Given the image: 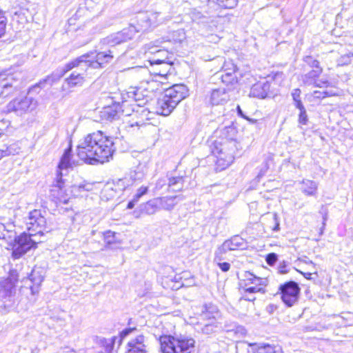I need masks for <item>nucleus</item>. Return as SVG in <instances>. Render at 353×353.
<instances>
[{"label": "nucleus", "instance_id": "1", "mask_svg": "<svg viewBox=\"0 0 353 353\" xmlns=\"http://www.w3.org/2000/svg\"><path fill=\"white\" fill-rule=\"evenodd\" d=\"M114 150L113 139L99 130L87 134L80 140L77 154L81 160L93 165L109 161Z\"/></svg>", "mask_w": 353, "mask_h": 353}, {"label": "nucleus", "instance_id": "2", "mask_svg": "<svg viewBox=\"0 0 353 353\" xmlns=\"http://www.w3.org/2000/svg\"><path fill=\"white\" fill-rule=\"evenodd\" d=\"M219 137L211 145L212 154L216 157L217 168L222 170L234 161L239 143L235 137L236 130L233 126H227L219 130Z\"/></svg>", "mask_w": 353, "mask_h": 353}, {"label": "nucleus", "instance_id": "3", "mask_svg": "<svg viewBox=\"0 0 353 353\" xmlns=\"http://www.w3.org/2000/svg\"><path fill=\"white\" fill-rule=\"evenodd\" d=\"M11 223H0V239L5 240L12 249V256L14 259H19L37 243H41V239H32L26 232L17 236L14 225Z\"/></svg>", "mask_w": 353, "mask_h": 353}, {"label": "nucleus", "instance_id": "4", "mask_svg": "<svg viewBox=\"0 0 353 353\" xmlns=\"http://www.w3.org/2000/svg\"><path fill=\"white\" fill-rule=\"evenodd\" d=\"M188 95V90L183 84H175L166 89L164 94L158 99L156 112L163 116H168L176 105Z\"/></svg>", "mask_w": 353, "mask_h": 353}, {"label": "nucleus", "instance_id": "5", "mask_svg": "<svg viewBox=\"0 0 353 353\" xmlns=\"http://www.w3.org/2000/svg\"><path fill=\"white\" fill-rule=\"evenodd\" d=\"M112 53L113 51L109 50L108 52H100L96 54L94 52L85 54L67 63L61 72L59 77H61L65 72L75 67H80L82 70H86L88 67L92 68H103L105 64L112 60L114 57Z\"/></svg>", "mask_w": 353, "mask_h": 353}, {"label": "nucleus", "instance_id": "6", "mask_svg": "<svg viewBox=\"0 0 353 353\" xmlns=\"http://www.w3.org/2000/svg\"><path fill=\"white\" fill-rule=\"evenodd\" d=\"M18 281L17 271H11L6 278L0 279V303L6 310H14L19 303L16 283Z\"/></svg>", "mask_w": 353, "mask_h": 353}, {"label": "nucleus", "instance_id": "7", "mask_svg": "<svg viewBox=\"0 0 353 353\" xmlns=\"http://www.w3.org/2000/svg\"><path fill=\"white\" fill-rule=\"evenodd\" d=\"M162 353H194L195 340L184 335H163L159 338Z\"/></svg>", "mask_w": 353, "mask_h": 353}, {"label": "nucleus", "instance_id": "8", "mask_svg": "<svg viewBox=\"0 0 353 353\" xmlns=\"http://www.w3.org/2000/svg\"><path fill=\"white\" fill-rule=\"evenodd\" d=\"M27 235L32 239H41L45 233L50 231V228L46 225V219L41 214L40 210H34L29 213L26 219Z\"/></svg>", "mask_w": 353, "mask_h": 353}, {"label": "nucleus", "instance_id": "9", "mask_svg": "<svg viewBox=\"0 0 353 353\" xmlns=\"http://www.w3.org/2000/svg\"><path fill=\"white\" fill-rule=\"evenodd\" d=\"M38 105L37 101L30 97H19L9 102L6 107L7 113L14 112L23 115L34 111Z\"/></svg>", "mask_w": 353, "mask_h": 353}, {"label": "nucleus", "instance_id": "10", "mask_svg": "<svg viewBox=\"0 0 353 353\" xmlns=\"http://www.w3.org/2000/svg\"><path fill=\"white\" fill-rule=\"evenodd\" d=\"M148 52L154 54L153 57L149 60L151 65H163V71L158 72L159 76L165 77L168 73H170L173 63V54L172 53L164 49L156 50L155 47L148 48Z\"/></svg>", "mask_w": 353, "mask_h": 353}, {"label": "nucleus", "instance_id": "11", "mask_svg": "<svg viewBox=\"0 0 353 353\" xmlns=\"http://www.w3.org/2000/svg\"><path fill=\"white\" fill-rule=\"evenodd\" d=\"M159 12H147L137 16L134 28L137 32H146L152 30L162 23Z\"/></svg>", "mask_w": 353, "mask_h": 353}, {"label": "nucleus", "instance_id": "12", "mask_svg": "<svg viewBox=\"0 0 353 353\" xmlns=\"http://www.w3.org/2000/svg\"><path fill=\"white\" fill-rule=\"evenodd\" d=\"M281 299L288 307L293 306L299 299L300 288L295 281H288L279 286Z\"/></svg>", "mask_w": 353, "mask_h": 353}, {"label": "nucleus", "instance_id": "13", "mask_svg": "<svg viewBox=\"0 0 353 353\" xmlns=\"http://www.w3.org/2000/svg\"><path fill=\"white\" fill-rule=\"evenodd\" d=\"M246 247V243L239 236H234L230 239L225 241L217 248L214 253V261H221L223 259V255L228 251L243 250Z\"/></svg>", "mask_w": 353, "mask_h": 353}, {"label": "nucleus", "instance_id": "14", "mask_svg": "<svg viewBox=\"0 0 353 353\" xmlns=\"http://www.w3.org/2000/svg\"><path fill=\"white\" fill-rule=\"evenodd\" d=\"M127 179H118L116 182L107 183L101 190V198L106 201L114 198L119 192L125 190L129 187Z\"/></svg>", "mask_w": 353, "mask_h": 353}, {"label": "nucleus", "instance_id": "15", "mask_svg": "<svg viewBox=\"0 0 353 353\" xmlns=\"http://www.w3.org/2000/svg\"><path fill=\"white\" fill-rule=\"evenodd\" d=\"M323 72V69H312L310 72L303 74L301 77L303 84L305 86L312 87H328L330 83L327 79H319Z\"/></svg>", "mask_w": 353, "mask_h": 353}, {"label": "nucleus", "instance_id": "16", "mask_svg": "<svg viewBox=\"0 0 353 353\" xmlns=\"http://www.w3.org/2000/svg\"><path fill=\"white\" fill-rule=\"evenodd\" d=\"M43 281V271L39 269L32 270L31 274L25 281V285L22 289H29L32 296L37 294L40 290V285Z\"/></svg>", "mask_w": 353, "mask_h": 353}, {"label": "nucleus", "instance_id": "17", "mask_svg": "<svg viewBox=\"0 0 353 353\" xmlns=\"http://www.w3.org/2000/svg\"><path fill=\"white\" fill-rule=\"evenodd\" d=\"M125 101H123L122 103H114L111 105L104 107L101 111V118L108 121L118 119L124 113L122 108L125 105Z\"/></svg>", "mask_w": 353, "mask_h": 353}, {"label": "nucleus", "instance_id": "18", "mask_svg": "<svg viewBox=\"0 0 353 353\" xmlns=\"http://www.w3.org/2000/svg\"><path fill=\"white\" fill-rule=\"evenodd\" d=\"M191 17L194 21L198 23L210 24L209 28L212 30V27L216 26V21L204 7L194 8L191 12Z\"/></svg>", "mask_w": 353, "mask_h": 353}, {"label": "nucleus", "instance_id": "19", "mask_svg": "<svg viewBox=\"0 0 353 353\" xmlns=\"http://www.w3.org/2000/svg\"><path fill=\"white\" fill-rule=\"evenodd\" d=\"M143 335H139L128 343L126 353H148Z\"/></svg>", "mask_w": 353, "mask_h": 353}, {"label": "nucleus", "instance_id": "20", "mask_svg": "<svg viewBox=\"0 0 353 353\" xmlns=\"http://www.w3.org/2000/svg\"><path fill=\"white\" fill-rule=\"evenodd\" d=\"M270 88V83L266 81H261L254 84L250 92V96L260 99H264L267 97Z\"/></svg>", "mask_w": 353, "mask_h": 353}, {"label": "nucleus", "instance_id": "21", "mask_svg": "<svg viewBox=\"0 0 353 353\" xmlns=\"http://www.w3.org/2000/svg\"><path fill=\"white\" fill-rule=\"evenodd\" d=\"M230 99L228 92L225 88L214 89L210 95V103L212 105H223Z\"/></svg>", "mask_w": 353, "mask_h": 353}, {"label": "nucleus", "instance_id": "22", "mask_svg": "<svg viewBox=\"0 0 353 353\" xmlns=\"http://www.w3.org/2000/svg\"><path fill=\"white\" fill-rule=\"evenodd\" d=\"M147 172V168L145 165H139L134 170L130 173L129 178H123L128 181L129 186L135 185L137 182L141 181Z\"/></svg>", "mask_w": 353, "mask_h": 353}, {"label": "nucleus", "instance_id": "23", "mask_svg": "<svg viewBox=\"0 0 353 353\" xmlns=\"http://www.w3.org/2000/svg\"><path fill=\"white\" fill-rule=\"evenodd\" d=\"M62 174L60 173L52 185L50 193L53 198L61 201L65 197V190L64 186V181L61 178Z\"/></svg>", "mask_w": 353, "mask_h": 353}, {"label": "nucleus", "instance_id": "24", "mask_svg": "<svg viewBox=\"0 0 353 353\" xmlns=\"http://www.w3.org/2000/svg\"><path fill=\"white\" fill-rule=\"evenodd\" d=\"M130 39L128 35V31L123 30L121 32L112 34L103 39V43L109 45L110 46H114L115 45L119 44L122 42H125Z\"/></svg>", "mask_w": 353, "mask_h": 353}, {"label": "nucleus", "instance_id": "25", "mask_svg": "<svg viewBox=\"0 0 353 353\" xmlns=\"http://www.w3.org/2000/svg\"><path fill=\"white\" fill-rule=\"evenodd\" d=\"M201 316L203 320L216 321L220 316V312L216 305L212 303H208L203 306Z\"/></svg>", "mask_w": 353, "mask_h": 353}, {"label": "nucleus", "instance_id": "26", "mask_svg": "<svg viewBox=\"0 0 353 353\" xmlns=\"http://www.w3.org/2000/svg\"><path fill=\"white\" fill-rule=\"evenodd\" d=\"M243 279L240 280L239 285L241 288H244L251 285H263L261 278L254 276L250 272H245L243 275Z\"/></svg>", "mask_w": 353, "mask_h": 353}, {"label": "nucleus", "instance_id": "27", "mask_svg": "<svg viewBox=\"0 0 353 353\" xmlns=\"http://www.w3.org/2000/svg\"><path fill=\"white\" fill-rule=\"evenodd\" d=\"M140 208L142 212L145 213L148 215L155 214L158 210H160V205L158 198L153 199L143 203L140 205Z\"/></svg>", "mask_w": 353, "mask_h": 353}, {"label": "nucleus", "instance_id": "28", "mask_svg": "<svg viewBox=\"0 0 353 353\" xmlns=\"http://www.w3.org/2000/svg\"><path fill=\"white\" fill-rule=\"evenodd\" d=\"M301 191L307 196H314L316 194L318 184L316 181L303 179L301 182Z\"/></svg>", "mask_w": 353, "mask_h": 353}, {"label": "nucleus", "instance_id": "29", "mask_svg": "<svg viewBox=\"0 0 353 353\" xmlns=\"http://www.w3.org/2000/svg\"><path fill=\"white\" fill-rule=\"evenodd\" d=\"M71 147L65 150L59 164V170L61 171L64 169L72 168L76 165L75 161L71 159Z\"/></svg>", "mask_w": 353, "mask_h": 353}, {"label": "nucleus", "instance_id": "30", "mask_svg": "<svg viewBox=\"0 0 353 353\" xmlns=\"http://www.w3.org/2000/svg\"><path fill=\"white\" fill-rule=\"evenodd\" d=\"M177 198L178 196L159 197L158 200L159 201L160 209L168 211L172 210L178 203L176 201Z\"/></svg>", "mask_w": 353, "mask_h": 353}, {"label": "nucleus", "instance_id": "31", "mask_svg": "<svg viewBox=\"0 0 353 353\" xmlns=\"http://www.w3.org/2000/svg\"><path fill=\"white\" fill-rule=\"evenodd\" d=\"M148 192V186L141 185V187L138 188L135 193L134 194L132 199L128 202L127 208L128 209H132L135 204L137 203L141 198L147 194Z\"/></svg>", "mask_w": 353, "mask_h": 353}, {"label": "nucleus", "instance_id": "32", "mask_svg": "<svg viewBox=\"0 0 353 353\" xmlns=\"http://www.w3.org/2000/svg\"><path fill=\"white\" fill-rule=\"evenodd\" d=\"M250 346L256 350V353H278L280 351L279 347L269 344H263L262 345L250 344Z\"/></svg>", "mask_w": 353, "mask_h": 353}, {"label": "nucleus", "instance_id": "33", "mask_svg": "<svg viewBox=\"0 0 353 353\" xmlns=\"http://www.w3.org/2000/svg\"><path fill=\"white\" fill-rule=\"evenodd\" d=\"M66 81L70 87L81 85L84 81L83 73L74 71L66 79Z\"/></svg>", "mask_w": 353, "mask_h": 353}, {"label": "nucleus", "instance_id": "34", "mask_svg": "<svg viewBox=\"0 0 353 353\" xmlns=\"http://www.w3.org/2000/svg\"><path fill=\"white\" fill-rule=\"evenodd\" d=\"M168 187L172 191L181 190L183 187V179L182 176L171 177L168 179Z\"/></svg>", "mask_w": 353, "mask_h": 353}, {"label": "nucleus", "instance_id": "35", "mask_svg": "<svg viewBox=\"0 0 353 353\" xmlns=\"http://www.w3.org/2000/svg\"><path fill=\"white\" fill-rule=\"evenodd\" d=\"M14 217V210L7 207L0 208V219L6 221V223H11Z\"/></svg>", "mask_w": 353, "mask_h": 353}, {"label": "nucleus", "instance_id": "36", "mask_svg": "<svg viewBox=\"0 0 353 353\" xmlns=\"http://www.w3.org/2000/svg\"><path fill=\"white\" fill-rule=\"evenodd\" d=\"M342 91L340 90H326L324 92L314 91L312 96L316 99H323L327 97L339 96L341 94Z\"/></svg>", "mask_w": 353, "mask_h": 353}, {"label": "nucleus", "instance_id": "37", "mask_svg": "<svg viewBox=\"0 0 353 353\" xmlns=\"http://www.w3.org/2000/svg\"><path fill=\"white\" fill-rule=\"evenodd\" d=\"M216 75L221 78L222 82L226 85L233 84L237 81L235 72L222 73L221 74L216 73Z\"/></svg>", "mask_w": 353, "mask_h": 353}, {"label": "nucleus", "instance_id": "38", "mask_svg": "<svg viewBox=\"0 0 353 353\" xmlns=\"http://www.w3.org/2000/svg\"><path fill=\"white\" fill-rule=\"evenodd\" d=\"M219 327L218 323L215 321H209L201 328V332L205 334H210L215 332Z\"/></svg>", "mask_w": 353, "mask_h": 353}, {"label": "nucleus", "instance_id": "39", "mask_svg": "<svg viewBox=\"0 0 353 353\" xmlns=\"http://www.w3.org/2000/svg\"><path fill=\"white\" fill-rule=\"evenodd\" d=\"M3 150L6 152V157H8L10 155H15L19 154L21 150V148L17 143H12L10 144V145L6 146V148Z\"/></svg>", "mask_w": 353, "mask_h": 353}, {"label": "nucleus", "instance_id": "40", "mask_svg": "<svg viewBox=\"0 0 353 353\" xmlns=\"http://www.w3.org/2000/svg\"><path fill=\"white\" fill-rule=\"evenodd\" d=\"M236 69V67L234 65V63L232 62V61L228 60V61H224L222 68H221V72L222 73L235 72Z\"/></svg>", "mask_w": 353, "mask_h": 353}, {"label": "nucleus", "instance_id": "41", "mask_svg": "<svg viewBox=\"0 0 353 353\" xmlns=\"http://www.w3.org/2000/svg\"><path fill=\"white\" fill-rule=\"evenodd\" d=\"M128 97L135 101H141L143 99L141 98L142 90L141 88H133L132 90L128 92Z\"/></svg>", "mask_w": 353, "mask_h": 353}, {"label": "nucleus", "instance_id": "42", "mask_svg": "<svg viewBox=\"0 0 353 353\" xmlns=\"http://www.w3.org/2000/svg\"><path fill=\"white\" fill-rule=\"evenodd\" d=\"M216 3L222 8L231 9L237 5V0H216Z\"/></svg>", "mask_w": 353, "mask_h": 353}, {"label": "nucleus", "instance_id": "43", "mask_svg": "<svg viewBox=\"0 0 353 353\" xmlns=\"http://www.w3.org/2000/svg\"><path fill=\"white\" fill-rule=\"evenodd\" d=\"M304 61L312 69H323L318 60L313 59L310 56H307L304 58Z\"/></svg>", "mask_w": 353, "mask_h": 353}, {"label": "nucleus", "instance_id": "44", "mask_svg": "<svg viewBox=\"0 0 353 353\" xmlns=\"http://www.w3.org/2000/svg\"><path fill=\"white\" fill-rule=\"evenodd\" d=\"M261 285H252L247 286L244 288H241L244 290V292L247 294H254L256 292H262L263 293L265 292L263 289L261 287Z\"/></svg>", "mask_w": 353, "mask_h": 353}, {"label": "nucleus", "instance_id": "45", "mask_svg": "<svg viewBox=\"0 0 353 353\" xmlns=\"http://www.w3.org/2000/svg\"><path fill=\"white\" fill-rule=\"evenodd\" d=\"M353 57V53L342 55L337 61L338 65H345L351 62V57Z\"/></svg>", "mask_w": 353, "mask_h": 353}, {"label": "nucleus", "instance_id": "46", "mask_svg": "<svg viewBox=\"0 0 353 353\" xmlns=\"http://www.w3.org/2000/svg\"><path fill=\"white\" fill-rule=\"evenodd\" d=\"M168 182L165 178L159 179L155 185L154 191L157 192L162 190L164 187L168 185Z\"/></svg>", "mask_w": 353, "mask_h": 353}, {"label": "nucleus", "instance_id": "47", "mask_svg": "<svg viewBox=\"0 0 353 353\" xmlns=\"http://www.w3.org/2000/svg\"><path fill=\"white\" fill-rule=\"evenodd\" d=\"M104 239L108 244H111L114 242L115 232L108 230L104 233Z\"/></svg>", "mask_w": 353, "mask_h": 353}, {"label": "nucleus", "instance_id": "48", "mask_svg": "<svg viewBox=\"0 0 353 353\" xmlns=\"http://www.w3.org/2000/svg\"><path fill=\"white\" fill-rule=\"evenodd\" d=\"M277 259V255L275 253H270L266 256V262L268 265H272L276 263Z\"/></svg>", "mask_w": 353, "mask_h": 353}, {"label": "nucleus", "instance_id": "49", "mask_svg": "<svg viewBox=\"0 0 353 353\" xmlns=\"http://www.w3.org/2000/svg\"><path fill=\"white\" fill-rule=\"evenodd\" d=\"M223 272H228L230 268V264L227 262L215 261Z\"/></svg>", "mask_w": 353, "mask_h": 353}, {"label": "nucleus", "instance_id": "50", "mask_svg": "<svg viewBox=\"0 0 353 353\" xmlns=\"http://www.w3.org/2000/svg\"><path fill=\"white\" fill-rule=\"evenodd\" d=\"M299 121L301 124L305 125L307 121V117L305 110L300 112Z\"/></svg>", "mask_w": 353, "mask_h": 353}, {"label": "nucleus", "instance_id": "51", "mask_svg": "<svg viewBox=\"0 0 353 353\" xmlns=\"http://www.w3.org/2000/svg\"><path fill=\"white\" fill-rule=\"evenodd\" d=\"M294 101L301 100V90L300 89H294L292 93Z\"/></svg>", "mask_w": 353, "mask_h": 353}, {"label": "nucleus", "instance_id": "52", "mask_svg": "<svg viewBox=\"0 0 353 353\" xmlns=\"http://www.w3.org/2000/svg\"><path fill=\"white\" fill-rule=\"evenodd\" d=\"M85 183H80L78 185L73 186V191H77L79 192L85 191Z\"/></svg>", "mask_w": 353, "mask_h": 353}, {"label": "nucleus", "instance_id": "53", "mask_svg": "<svg viewBox=\"0 0 353 353\" xmlns=\"http://www.w3.org/2000/svg\"><path fill=\"white\" fill-rule=\"evenodd\" d=\"M237 110H238L239 115H240L241 117H243L244 119H245L246 120L249 121L251 123L256 122V120H254V119H250V118L245 117L243 114V111L241 110V108L239 106L237 107Z\"/></svg>", "mask_w": 353, "mask_h": 353}, {"label": "nucleus", "instance_id": "54", "mask_svg": "<svg viewBox=\"0 0 353 353\" xmlns=\"http://www.w3.org/2000/svg\"><path fill=\"white\" fill-rule=\"evenodd\" d=\"M7 19L4 15L3 11L0 9V25H6Z\"/></svg>", "mask_w": 353, "mask_h": 353}, {"label": "nucleus", "instance_id": "55", "mask_svg": "<svg viewBox=\"0 0 353 353\" xmlns=\"http://www.w3.org/2000/svg\"><path fill=\"white\" fill-rule=\"evenodd\" d=\"M294 105H295L296 108L300 110V112L303 111V110H305L301 100L294 101Z\"/></svg>", "mask_w": 353, "mask_h": 353}, {"label": "nucleus", "instance_id": "56", "mask_svg": "<svg viewBox=\"0 0 353 353\" xmlns=\"http://www.w3.org/2000/svg\"><path fill=\"white\" fill-rule=\"evenodd\" d=\"M243 299L246 301H254L256 299V297L253 294H248L243 296Z\"/></svg>", "mask_w": 353, "mask_h": 353}, {"label": "nucleus", "instance_id": "57", "mask_svg": "<svg viewBox=\"0 0 353 353\" xmlns=\"http://www.w3.org/2000/svg\"><path fill=\"white\" fill-rule=\"evenodd\" d=\"M134 330V329L128 328L123 330L121 332V336L125 337L128 336L130 332H132Z\"/></svg>", "mask_w": 353, "mask_h": 353}, {"label": "nucleus", "instance_id": "58", "mask_svg": "<svg viewBox=\"0 0 353 353\" xmlns=\"http://www.w3.org/2000/svg\"><path fill=\"white\" fill-rule=\"evenodd\" d=\"M6 25H0V39L5 35Z\"/></svg>", "mask_w": 353, "mask_h": 353}, {"label": "nucleus", "instance_id": "59", "mask_svg": "<svg viewBox=\"0 0 353 353\" xmlns=\"http://www.w3.org/2000/svg\"><path fill=\"white\" fill-rule=\"evenodd\" d=\"M8 87H12V85L9 83H5L3 84H0V96L3 94L2 89L7 88Z\"/></svg>", "mask_w": 353, "mask_h": 353}, {"label": "nucleus", "instance_id": "60", "mask_svg": "<svg viewBox=\"0 0 353 353\" xmlns=\"http://www.w3.org/2000/svg\"><path fill=\"white\" fill-rule=\"evenodd\" d=\"M93 185H94V184H93V183H85V192L92 191V189H93Z\"/></svg>", "mask_w": 353, "mask_h": 353}, {"label": "nucleus", "instance_id": "61", "mask_svg": "<svg viewBox=\"0 0 353 353\" xmlns=\"http://www.w3.org/2000/svg\"><path fill=\"white\" fill-rule=\"evenodd\" d=\"M283 72H276V73L274 75V77H273V78H274V80H276V79H279V78H282V77H283Z\"/></svg>", "mask_w": 353, "mask_h": 353}, {"label": "nucleus", "instance_id": "62", "mask_svg": "<svg viewBox=\"0 0 353 353\" xmlns=\"http://www.w3.org/2000/svg\"><path fill=\"white\" fill-rule=\"evenodd\" d=\"M6 152H4V150L3 149H0V160L3 158V157H6Z\"/></svg>", "mask_w": 353, "mask_h": 353}, {"label": "nucleus", "instance_id": "63", "mask_svg": "<svg viewBox=\"0 0 353 353\" xmlns=\"http://www.w3.org/2000/svg\"><path fill=\"white\" fill-rule=\"evenodd\" d=\"M161 65V68H160L159 69H157V70H156V71H154V73H155L156 74H157V75H159V74H158V72H159V71H161V72H162V71H163V68H164L163 65Z\"/></svg>", "mask_w": 353, "mask_h": 353}, {"label": "nucleus", "instance_id": "64", "mask_svg": "<svg viewBox=\"0 0 353 353\" xmlns=\"http://www.w3.org/2000/svg\"><path fill=\"white\" fill-rule=\"evenodd\" d=\"M142 125V123H141V124H140V123H138V122H135V123H131V124H130V126H131V127H134V126H135V125H137V126H140V125Z\"/></svg>", "mask_w": 353, "mask_h": 353}]
</instances>
